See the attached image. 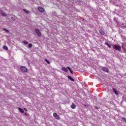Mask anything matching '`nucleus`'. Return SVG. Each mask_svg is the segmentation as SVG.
<instances>
[{
    "label": "nucleus",
    "instance_id": "nucleus-1",
    "mask_svg": "<svg viewBox=\"0 0 126 126\" xmlns=\"http://www.w3.org/2000/svg\"><path fill=\"white\" fill-rule=\"evenodd\" d=\"M113 48L115 50H116V51H121V50H122V47H121V46L117 44L114 45Z\"/></svg>",
    "mask_w": 126,
    "mask_h": 126
},
{
    "label": "nucleus",
    "instance_id": "nucleus-2",
    "mask_svg": "<svg viewBox=\"0 0 126 126\" xmlns=\"http://www.w3.org/2000/svg\"><path fill=\"white\" fill-rule=\"evenodd\" d=\"M34 31L35 32V33H36L37 36H38V37H41V32H40V31L39 30V29H35L34 30Z\"/></svg>",
    "mask_w": 126,
    "mask_h": 126
},
{
    "label": "nucleus",
    "instance_id": "nucleus-3",
    "mask_svg": "<svg viewBox=\"0 0 126 126\" xmlns=\"http://www.w3.org/2000/svg\"><path fill=\"white\" fill-rule=\"evenodd\" d=\"M20 69L22 71H23L24 72H27V68H26V67L22 66L20 67Z\"/></svg>",
    "mask_w": 126,
    "mask_h": 126
},
{
    "label": "nucleus",
    "instance_id": "nucleus-4",
    "mask_svg": "<svg viewBox=\"0 0 126 126\" xmlns=\"http://www.w3.org/2000/svg\"><path fill=\"white\" fill-rule=\"evenodd\" d=\"M101 69L103 70V71H105V72H109V69L106 67H102Z\"/></svg>",
    "mask_w": 126,
    "mask_h": 126
},
{
    "label": "nucleus",
    "instance_id": "nucleus-5",
    "mask_svg": "<svg viewBox=\"0 0 126 126\" xmlns=\"http://www.w3.org/2000/svg\"><path fill=\"white\" fill-rule=\"evenodd\" d=\"M53 116L55 117V118L57 119V120H60V117L59 116V115L55 113L53 114Z\"/></svg>",
    "mask_w": 126,
    "mask_h": 126
},
{
    "label": "nucleus",
    "instance_id": "nucleus-6",
    "mask_svg": "<svg viewBox=\"0 0 126 126\" xmlns=\"http://www.w3.org/2000/svg\"><path fill=\"white\" fill-rule=\"evenodd\" d=\"M62 69L63 70V71H64V72H67V71H68V69L65 67H63Z\"/></svg>",
    "mask_w": 126,
    "mask_h": 126
},
{
    "label": "nucleus",
    "instance_id": "nucleus-7",
    "mask_svg": "<svg viewBox=\"0 0 126 126\" xmlns=\"http://www.w3.org/2000/svg\"><path fill=\"white\" fill-rule=\"evenodd\" d=\"M38 9L40 12H44V8L42 7H38Z\"/></svg>",
    "mask_w": 126,
    "mask_h": 126
},
{
    "label": "nucleus",
    "instance_id": "nucleus-8",
    "mask_svg": "<svg viewBox=\"0 0 126 126\" xmlns=\"http://www.w3.org/2000/svg\"><path fill=\"white\" fill-rule=\"evenodd\" d=\"M67 77H68V79L71 80V81H73V82H74V79L72 78V77H71V76H67Z\"/></svg>",
    "mask_w": 126,
    "mask_h": 126
},
{
    "label": "nucleus",
    "instance_id": "nucleus-9",
    "mask_svg": "<svg viewBox=\"0 0 126 126\" xmlns=\"http://www.w3.org/2000/svg\"><path fill=\"white\" fill-rule=\"evenodd\" d=\"M113 90L116 95H119V93H118V91L116 89L113 88Z\"/></svg>",
    "mask_w": 126,
    "mask_h": 126
},
{
    "label": "nucleus",
    "instance_id": "nucleus-10",
    "mask_svg": "<svg viewBox=\"0 0 126 126\" xmlns=\"http://www.w3.org/2000/svg\"><path fill=\"white\" fill-rule=\"evenodd\" d=\"M67 68L69 70V71H70V73H71V74H73V71H72V70H71V69L70 68V67H69V66H67Z\"/></svg>",
    "mask_w": 126,
    "mask_h": 126
},
{
    "label": "nucleus",
    "instance_id": "nucleus-11",
    "mask_svg": "<svg viewBox=\"0 0 126 126\" xmlns=\"http://www.w3.org/2000/svg\"><path fill=\"white\" fill-rule=\"evenodd\" d=\"M0 12L1 14V15H2V16H6V14H5V13H4V12H3L2 10H1L0 11Z\"/></svg>",
    "mask_w": 126,
    "mask_h": 126
},
{
    "label": "nucleus",
    "instance_id": "nucleus-12",
    "mask_svg": "<svg viewBox=\"0 0 126 126\" xmlns=\"http://www.w3.org/2000/svg\"><path fill=\"white\" fill-rule=\"evenodd\" d=\"M71 108L72 109H75V108H76V105H75V104L74 103H72V104L71 105Z\"/></svg>",
    "mask_w": 126,
    "mask_h": 126
},
{
    "label": "nucleus",
    "instance_id": "nucleus-13",
    "mask_svg": "<svg viewBox=\"0 0 126 126\" xmlns=\"http://www.w3.org/2000/svg\"><path fill=\"white\" fill-rule=\"evenodd\" d=\"M105 45H106L108 48L111 49V45H110V44L108 43L107 42H105Z\"/></svg>",
    "mask_w": 126,
    "mask_h": 126
},
{
    "label": "nucleus",
    "instance_id": "nucleus-14",
    "mask_svg": "<svg viewBox=\"0 0 126 126\" xmlns=\"http://www.w3.org/2000/svg\"><path fill=\"white\" fill-rule=\"evenodd\" d=\"M99 33L101 34V35H105V32L102 30L99 31Z\"/></svg>",
    "mask_w": 126,
    "mask_h": 126
},
{
    "label": "nucleus",
    "instance_id": "nucleus-15",
    "mask_svg": "<svg viewBox=\"0 0 126 126\" xmlns=\"http://www.w3.org/2000/svg\"><path fill=\"white\" fill-rule=\"evenodd\" d=\"M19 110L20 112H21V113H22V114L24 113V110H23L21 108H19Z\"/></svg>",
    "mask_w": 126,
    "mask_h": 126
},
{
    "label": "nucleus",
    "instance_id": "nucleus-16",
    "mask_svg": "<svg viewBox=\"0 0 126 126\" xmlns=\"http://www.w3.org/2000/svg\"><path fill=\"white\" fill-rule=\"evenodd\" d=\"M3 49L5 50V51H7V50H8V48H7V47H6V46L4 45L3 47Z\"/></svg>",
    "mask_w": 126,
    "mask_h": 126
},
{
    "label": "nucleus",
    "instance_id": "nucleus-17",
    "mask_svg": "<svg viewBox=\"0 0 126 126\" xmlns=\"http://www.w3.org/2000/svg\"><path fill=\"white\" fill-rule=\"evenodd\" d=\"M45 62H46V63H47L48 64H50V61L47 59H45Z\"/></svg>",
    "mask_w": 126,
    "mask_h": 126
},
{
    "label": "nucleus",
    "instance_id": "nucleus-18",
    "mask_svg": "<svg viewBox=\"0 0 126 126\" xmlns=\"http://www.w3.org/2000/svg\"><path fill=\"white\" fill-rule=\"evenodd\" d=\"M23 43H24V44H25V45H28V42L26 41V40L23 41Z\"/></svg>",
    "mask_w": 126,
    "mask_h": 126
},
{
    "label": "nucleus",
    "instance_id": "nucleus-19",
    "mask_svg": "<svg viewBox=\"0 0 126 126\" xmlns=\"http://www.w3.org/2000/svg\"><path fill=\"white\" fill-rule=\"evenodd\" d=\"M122 119L123 122H124L125 123H126V118L122 117Z\"/></svg>",
    "mask_w": 126,
    "mask_h": 126
},
{
    "label": "nucleus",
    "instance_id": "nucleus-20",
    "mask_svg": "<svg viewBox=\"0 0 126 126\" xmlns=\"http://www.w3.org/2000/svg\"><path fill=\"white\" fill-rule=\"evenodd\" d=\"M4 31H5V32H7V33H9V31H8L7 29H3Z\"/></svg>",
    "mask_w": 126,
    "mask_h": 126
},
{
    "label": "nucleus",
    "instance_id": "nucleus-21",
    "mask_svg": "<svg viewBox=\"0 0 126 126\" xmlns=\"http://www.w3.org/2000/svg\"><path fill=\"white\" fill-rule=\"evenodd\" d=\"M24 11L25 12H26V13H27V14L29 13V11H28V10H27L26 9H24Z\"/></svg>",
    "mask_w": 126,
    "mask_h": 126
},
{
    "label": "nucleus",
    "instance_id": "nucleus-22",
    "mask_svg": "<svg viewBox=\"0 0 126 126\" xmlns=\"http://www.w3.org/2000/svg\"><path fill=\"white\" fill-rule=\"evenodd\" d=\"M28 47H29V48H32V44L29 43L28 44Z\"/></svg>",
    "mask_w": 126,
    "mask_h": 126
},
{
    "label": "nucleus",
    "instance_id": "nucleus-23",
    "mask_svg": "<svg viewBox=\"0 0 126 126\" xmlns=\"http://www.w3.org/2000/svg\"><path fill=\"white\" fill-rule=\"evenodd\" d=\"M11 19L13 21H14V18L13 17H11Z\"/></svg>",
    "mask_w": 126,
    "mask_h": 126
},
{
    "label": "nucleus",
    "instance_id": "nucleus-24",
    "mask_svg": "<svg viewBox=\"0 0 126 126\" xmlns=\"http://www.w3.org/2000/svg\"><path fill=\"white\" fill-rule=\"evenodd\" d=\"M123 28H126V26H123Z\"/></svg>",
    "mask_w": 126,
    "mask_h": 126
},
{
    "label": "nucleus",
    "instance_id": "nucleus-25",
    "mask_svg": "<svg viewBox=\"0 0 126 126\" xmlns=\"http://www.w3.org/2000/svg\"><path fill=\"white\" fill-rule=\"evenodd\" d=\"M24 110H25V111H27V110H26V108H24Z\"/></svg>",
    "mask_w": 126,
    "mask_h": 126
},
{
    "label": "nucleus",
    "instance_id": "nucleus-26",
    "mask_svg": "<svg viewBox=\"0 0 126 126\" xmlns=\"http://www.w3.org/2000/svg\"><path fill=\"white\" fill-rule=\"evenodd\" d=\"M95 108H96V109H98V108H97V107H95Z\"/></svg>",
    "mask_w": 126,
    "mask_h": 126
}]
</instances>
